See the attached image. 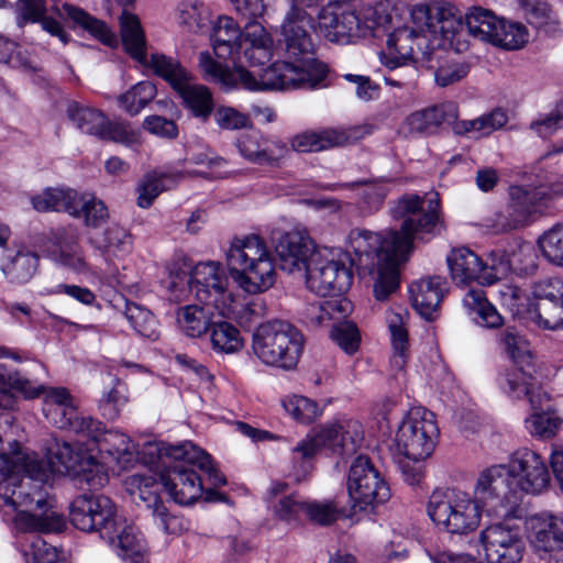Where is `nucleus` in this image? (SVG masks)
Here are the masks:
<instances>
[{
	"label": "nucleus",
	"instance_id": "obj_1",
	"mask_svg": "<svg viewBox=\"0 0 563 563\" xmlns=\"http://www.w3.org/2000/svg\"><path fill=\"white\" fill-rule=\"evenodd\" d=\"M16 463L8 467V461L0 457V499L2 506L19 511L13 523L20 532H58L65 527L62 515L54 510L53 504L47 499L43 483L47 474L46 464L36 455L15 454Z\"/></svg>",
	"mask_w": 563,
	"mask_h": 563
},
{
	"label": "nucleus",
	"instance_id": "obj_2",
	"mask_svg": "<svg viewBox=\"0 0 563 563\" xmlns=\"http://www.w3.org/2000/svg\"><path fill=\"white\" fill-rule=\"evenodd\" d=\"M506 352L514 362L499 378L500 388L516 399H527L534 411L526 419L530 434L541 439L553 438L562 426V419L552 411H541L550 400L541 384V373L528 342L518 333L507 330L503 335Z\"/></svg>",
	"mask_w": 563,
	"mask_h": 563
},
{
	"label": "nucleus",
	"instance_id": "obj_3",
	"mask_svg": "<svg viewBox=\"0 0 563 563\" xmlns=\"http://www.w3.org/2000/svg\"><path fill=\"white\" fill-rule=\"evenodd\" d=\"M69 519L78 530L98 532L124 563H148L135 527L118 515L109 497L88 494L77 496L69 506Z\"/></svg>",
	"mask_w": 563,
	"mask_h": 563
},
{
	"label": "nucleus",
	"instance_id": "obj_4",
	"mask_svg": "<svg viewBox=\"0 0 563 563\" xmlns=\"http://www.w3.org/2000/svg\"><path fill=\"white\" fill-rule=\"evenodd\" d=\"M15 23L20 29L27 24H40L43 31L57 37L64 45L71 42L66 26L75 32L80 29L110 48L119 45L115 33L107 22L68 2H64L62 7L53 4L48 9L46 0H18Z\"/></svg>",
	"mask_w": 563,
	"mask_h": 563
},
{
	"label": "nucleus",
	"instance_id": "obj_5",
	"mask_svg": "<svg viewBox=\"0 0 563 563\" xmlns=\"http://www.w3.org/2000/svg\"><path fill=\"white\" fill-rule=\"evenodd\" d=\"M312 15H296L287 13L282 25L285 42L286 60L274 64H285L282 74L287 78L292 89L314 90L325 87L329 65L316 57V47L306 24L310 25Z\"/></svg>",
	"mask_w": 563,
	"mask_h": 563
},
{
	"label": "nucleus",
	"instance_id": "obj_6",
	"mask_svg": "<svg viewBox=\"0 0 563 563\" xmlns=\"http://www.w3.org/2000/svg\"><path fill=\"white\" fill-rule=\"evenodd\" d=\"M211 46L219 59H240L243 55L250 67L263 66L273 55L271 34L257 21L246 20L243 26L228 15L218 16L210 26Z\"/></svg>",
	"mask_w": 563,
	"mask_h": 563
},
{
	"label": "nucleus",
	"instance_id": "obj_7",
	"mask_svg": "<svg viewBox=\"0 0 563 563\" xmlns=\"http://www.w3.org/2000/svg\"><path fill=\"white\" fill-rule=\"evenodd\" d=\"M446 230L439 197L428 200L427 209L418 219L406 218L400 229L373 232L352 229L345 240L346 246H415V241L428 243Z\"/></svg>",
	"mask_w": 563,
	"mask_h": 563
},
{
	"label": "nucleus",
	"instance_id": "obj_8",
	"mask_svg": "<svg viewBox=\"0 0 563 563\" xmlns=\"http://www.w3.org/2000/svg\"><path fill=\"white\" fill-rule=\"evenodd\" d=\"M412 249H339L342 260L360 277H374V296L384 301L399 286V268Z\"/></svg>",
	"mask_w": 563,
	"mask_h": 563
},
{
	"label": "nucleus",
	"instance_id": "obj_9",
	"mask_svg": "<svg viewBox=\"0 0 563 563\" xmlns=\"http://www.w3.org/2000/svg\"><path fill=\"white\" fill-rule=\"evenodd\" d=\"M303 345L301 331L282 320L260 324L252 335V351L256 358L266 366L284 371L297 366Z\"/></svg>",
	"mask_w": 563,
	"mask_h": 563
},
{
	"label": "nucleus",
	"instance_id": "obj_10",
	"mask_svg": "<svg viewBox=\"0 0 563 563\" xmlns=\"http://www.w3.org/2000/svg\"><path fill=\"white\" fill-rule=\"evenodd\" d=\"M154 62L156 76L168 84L188 117L207 124L217 111V101L211 88L194 82L192 74L172 56H161Z\"/></svg>",
	"mask_w": 563,
	"mask_h": 563
},
{
	"label": "nucleus",
	"instance_id": "obj_11",
	"mask_svg": "<svg viewBox=\"0 0 563 563\" xmlns=\"http://www.w3.org/2000/svg\"><path fill=\"white\" fill-rule=\"evenodd\" d=\"M427 512L435 526L451 534H467L481 523L482 508L468 493L455 489H434Z\"/></svg>",
	"mask_w": 563,
	"mask_h": 563
},
{
	"label": "nucleus",
	"instance_id": "obj_12",
	"mask_svg": "<svg viewBox=\"0 0 563 563\" xmlns=\"http://www.w3.org/2000/svg\"><path fill=\"white\" fill-rule=\"evenodd\" d=\"M363 18L364 21L355 11L329 2L318 9V29L330 42L349 44L366 36L367 31L374 34V31L390 21L389 15L379 14L377 8L372 7L365 10Z\"/></svg>",
	"mask_w": 563,
	"mask_h": 563
},
{
	"label": "nucleus",
	"instance_id": "obj_13",
	"mask_svg": "<svg viewBox=\"0 0 563 563\" xmlns=\"http://www.w3.org/2000/svg\"><path fill=\"white\" fill-rule=\"evenodd\" d=\"M438 437L439 428L433 412L423 407H415L398 427L395 450L408 460L419 462L432 454Z\"/></svg>",
	"mask_w": 563,
	"mask_h": 563
},
{
	"label": "nucleus",
	"instance_id": "obj_14",
	"mask_svg": "<svg viewBox=\"0 0 563 563\" xmlns=\"http://www.w3.org/2000/svg\"><path fill=\"white\" fill-rule=\"evenodd\" d=\"M148 442L143 448L144 463L162 467L159 481L173 500L179 505H191L202 496L203 487L201 478L197 475L191 463L177 461L174 456L151 454Z\"/></svg>",
	"mask_w": 563,
	"mask_h": 563
},
{
	"label": "nucleus",
	"instance_id": "obj_15",
	"mask_svg": "<svg viewBox=\"0 0 563 563\" xmlns=\"http://www.w3.org/2000/svg\"><path fill=\"white\" fill-rule=\"evenodd\" d=\"M510 202L507 212H498L481 224L482 232L490 235L509 233L531 221L537 212L547 208V190L542 187L527 188L512 186L509 190Z\"/></svg>",
	"mask_w": 563,
	"mask_h": 563
},
{
	"label": "nucleus",
	"instance_id": "obj_16",
	"mask_svg": "<svg viewBox=\"0 0 563 563\" xmlns=\"http://www.w3.org/2000/svg\"><path fill=\"white\" fill-rule=\"evenodd\" d=\"M364 439L362 424L356 420H342L325 423L314 434H308L292 449L295 454L302 459L314 456L318 451L327 446L341 456L354 454Z\"/></svg>",
	"mask_w": 563,
	"mask_h": 563
},
{
	"label": "nucleus",
	"instance_id": "obj_17",
	"mask_svg": "<svg viewBox=\"0 0 563 563\" xmlns=\"http://www.w3.org/2000/svg\"><path fill=\"white\" fill-rule=\"evenodd\" d=\"M225 260L231 278L246 294H262L274 286L276 268L267 249L257 257H250L245 249H228Z\"/></svg>",
	"mask_w": 563,
	"mask_h": 563
},
{
	"label": "nucleus",
	"instance_id": "obj_18",
	"mask_svg": "<svg viewBox=\"0 0 563 563\" xmlns=\"http://www.w3.org/2000/svg\"><path fill=\"white\" fill-rule=\"evenodd\" d=\"M25 454L36 455L40 461L46 464L47 473L49 470L59 474L82 478L89 486H103L107 481V474L96 459L84 451L78 445H71L68 442H56L51 449L49 463L43 461L34 452ZM48 477L46 474L45 479Z\"/></svg>",
	"mask_w": 563,
	"mask_h": 563
},
{
	"label": "nucleus",
	"instance_id": "obj_19",
	"mask_svg": "<svg viewBox=\"0 0 563 563\" xmlns=\"http://www.w3.org/2000/svg\"><path fill=\"white\" fill-rule=\"evenodd\" d=\"M37 394L44 395L43 412L46 419L59 429H68L81 437H96L100 430V421L91 417L78 416L73 397L65 387L35 386Z\"/></svg>",
	"mask_w": 563,
	"mask_h": 563
},
{
	"label": "nucleus",
	"instance_id": "obj_20",
	"mask_svg": "<svg viewBox=\"0 0 563 563\" xmlns=\"http://www.w3.org/2000/svg\"><path fill=\"white\" fill-rule=\"evenodd\" d=\"M433 48L430 40L409 26L397 27L387 35L386 47L379 52V62L388 70L417 64L430 63Z\"/></svg>",
	"mask_w": 563,
	"mask_h": 563
},
{
	"label": "nucleus",
	"instance_id": "obj_21",
	"mask_svg": "<svg viewBox=\"0 0 563 563\" xmlns=\"http://www.w3.org/2000/svg\"><path fill=\"white\" fill-rule=\"evenodd\" d=\"M475 494L488 507V511L507 517L517 503L509 464H495L485 468L477 478Z\"/></svg>",
	"mask_w": 563,
	"mask_h": 563
},
{
	"label": "nucleus",
	"instance_id": "obj_22",
	"mask_svg": "<svg viewBox=\"0 0 563 563\" xmlns=\"http://www.w3.org/2000/svg\"><path fill=\"white\" fill-rule=\"evenodd\" d=\"M347 493L353 507L365 510L368 506L383 504L390 497V489L379 471L364 455L352 463L347 476Z\"/></svg>",
	"mask_w": 563,
	"mask_h": 563
},
{
	"label": "nucleus",
	"instance_id": "obj_23",
	"mask_svg": "<svg viewBox=\"0 0 563 563\" xmlns=\"http://www.w3.org/2000/svg\"><path fill=\"white\" fill-rule=\"evenodd\" d=\"M487 563H520L526 551L521 529L507 522L489 525L479 533Z\"/></svg>",
	"mask_w": 563,
	"mask_h": 563
},
{
	"label": "nucleus",
	"instance_id": "obj_24",
	"mask_svg": "<svg viewBox=\"0 0 563 563\" xmlns=\"http://www.w3.org/2000/svg\"><path fill=\"white\" fill-rule=\"evenodd\" d=\"M446 264L456 285L464 286L474 280L481 285H492L498 280L492 250L486 254H478L473 249H451L446 255Z\"/></svg>",
	"mask_w": 563,
	"mask_h": 563
},
{
	"label": "nucleus",
	"instance_id": "obj_25",
	"mask_svg": "<svg viewBox=\"0 0 563 563\" xmlns=\"http://www.w3.org/2000/svg\"><path fill=\"white\" fill-rule=\"evenodd\" d=\"M239 154L247 162L273 168L282 167L290 154L289 146L278 137H267L260 130L249 128L234 142Z\"/></svg>",
	"mask_w": 563,
	"mask_h": 563
},
{
	"label": "nucleus",
	"instance_id": "obj_26",
	"mask_svg": "<svg viewBox=\"0 0 563 563\" xmlns=\"http://www.w3.org/2000/svg\"><path fill=\"white\" fill-rule=\"evenodd\" d=\"M129 490L137 505L152 511L154 522L165 533L177 534L186 529L184 518L172 515L159 497V487L153 477L134 474L130 477Z\"/></svg>",
	"mask_w": 563,
	"mask_h": 563
},
{
	"label": "nucleus",
	"instance_id": "obj_27",
	"mask_svg": "<svg viewBox=\"0 0 563 563\" xmlns=\"http://www.w3.org/2000/svg\"><path fill=\"white\" fill-rule=\"evenodd\" d=\"M353 282L351 267H347L339 252L331 258H323L320 254L318 264H314L308 275L307 288L322 297L338 296L350 289Z\"/></svg>",
	"mask_w": 563,
	"mask_h": 563
},
{
	"label": "nucleus",
	"instance_id": "obj_28",
	"mask_svg": "<svg viewBox=\"0 0 563 563\" xmlns=\"http://www.w3.org/2000/svg\"><path fill=\"white\" fill-rule=\"evenodd\" d=\"M516 490L532 495L548 488L551 475L542 456L528 449L515 452L508 461Z\"/></svg>",
	"mask_w": 563,
	"mask_h": 563
},
{
	"label": "nucleus",
	"instance_id": "obj_29",
	"mask_svg": "<svg viewBox=\"0 0 563 563\" xmlns=\"http://www.w3.org/2000/svg\"><path fill=\"white\" fill-rule=\"evenodd\" d=\"M231 60L234 66L232 70L234 76L233 84L228 85L225 91L240 88L252 92L294 90L290 88V84L287 82L285 75L282 74L283 68L286 69L285 64L273 63L256 75L243 66L245 63L243 55H241V60Z\"/></svg>",
	"mask_w": 563,
	"mask_h": 563
},
{
	"label": "nucleus",
	"instance_id": "obj_30",
	"mask_svg": "<svg viewBox=\"0 0 563 563\" xmlns=\"http://www.w3.org/2000/svg\"><path fill=\"white\" fill-rule=\"evenodd\" d=\"M194 278L200 286L197 289L200 300L212 302L222 317L232 312L233 295L228 290V278L218 263L209 262L197 265Z\"/></svg>",
	"mask_w": 563,
	"mask_h": 563
},
{
	"label": "nucleus",
	"instance_id": "obj_31",
	"mask_svg": "<svg viewBox=\"0 0 563 563\" xmlns=\"http://www.w3.org/2000/svg\"><path fill=\"white\" fill-rule=\"evenodd\" d=\"M459 118V106L453 101L435 103L411 112L405 120L410 135L429 137L439 134L444 124Z\"/></svg>",
	"mask_w": 563,
	"mask_h": 563
},
{
	"label": "nucleus",
	"instance_id": "obj_32",
	"mask_svg": "<svg viewBox=\"0 0 563 563\" xmlns=\"http://www.w3.org/2000/svg\"><path fill=\"white\" fill-rule=\"evenodd\" d=\"M148 451L151 454L174 456L177 461H187L196 465L200 471L206 473L208 482L214 487L224 486L227 484L224 475L214 466L211 456L189 441L177 445L151 443Z\"/></svg>",
	"mask_w": 563,
	"mask_h": 563
},
{
	"label": "nucleus",
	"instance_id": "obj_33",
	"mask_svg": "<svg viewBox=\"0 0 563 563\" xmlns=\"http://www.w3.org/2000/svg\"><path fill=\"white\" fill-rule=\"evenodd\" d=\"M120 37L124 53L145 68H151L156 76L154 59L167 56L163 53H152L147 57V38L139 16L123 12L120 21Z\"/></svg>",
	"mask_w": 563,
	"mask_h": 563
},
{
	"label": "nucleus",
	"instance_id": "obj_34",
	"mask_svg": "<svg viewBox=\"0 0 563 563\" xmlns=\"http://www.w3.org/2000/svg\"><path fill=\"white\" fill-rule=\"evenodd\" d=\"M528 538L536 551L552 552L563 549V517L549 514L528 518Z\"/></svg>",
	"mask_w": 563,
	"mask_h": 563
},
{
	"label": "nucleus",
	"instance_id": "obj_35",
	"mask_svg": "<svg viewBox=\"0 0 563 563\" xmlns=\"http://www.w3.org/2000/svg\"><path fill=\"white\" fill-rule=\"evenodd\" d=\"M449 284L443 276H429L412 283L409 287L412 306L418 313L430 320L437 312Z\"/></svg>",
	"mask_w": 563,
	"mask_h": 563
},
{
	"label": "nucleus",
	"instance_id": "obj_36",
	"mask_svg": "<svg viewBox=\"0 0 563 563\" xmlns=\"http://www.w3.org/2000/svg\"><path fill=\"white\" fill-rule=\"evenodd\" d=\"M86 438L96 442L99 452L108 454L121 470L132 467L137 460L139 452L132 440L117 430L103 431L101 422L98 435Z\"/></svg>",
	"mask_w": 563,
	"mask_h": 563
},
{
	"label": "nucleus",
	"instance_id": "obj_37",
	"mask_svg": "<svg viewBox=\"0 0 563 563\" xmlns=\"http://www.w3.org/2000/svg\"><path fill=\"white\" fill-rule=\"evenodd\" d=\"M32 208L41 213H67L77 216V205L80 202V192L68 186L46 187L40 194L30 198Z\"/></svg>",
	"mask_w": 563,
	"mask_h": 563
},
{
	"label": "nucleus",
	"instance_id": "obj_38",
	"mask_svg": "<svg viewBox=\"0 0 563 563\" xmlns=\"http://www.w3.org/2000/svg\"><path fill=\"white\" fill-rule=\"evenodd\" d=\"M539 249H492L495 261V272L500 275L514 272L518 275H529L537 269Z\"/></svg>",
	"mask_w": 563,
	"mask_h": 563
},
{
	"label": "nucleus",
	"instance_id": "obj_39",
	"mask_svg": "<svg viewBox=\"0 0 563 563\" xmlns=\"http://www.w3.org/2000/svg\"><path fill=\"white\" fill-rule=\"evenodd\" d=\"M407 319L408 311L401 307L390 309L386 314V322L390 333L394 351L391 366L398 372H401L405 368L408 356L409 340L406 328Z\"/></svg>",
	"mask_w": 563,
	"mask_h": 563
},
{
	"label": "nucleus",
	"instance_id": "obj_40",
	"mask_svg": "<svg viewBox=\"0 0 563 563\" xmlns=\"http://www.w3.org/2000/svg\"><path fill=\"white\" fill-rule=\"evenodd\" d=\"M38 256L30 249H4L1 269L4 275L16 283H26L35 273Z\"/></svg>",
	"mask_w": 563,
	"mask_h": 563
},
{
	"label": "nucleus",
	"instance_id": "obj_41",
	"mask_svg": "<svg viewBox=\"0 0 563 563\" xmlns=\"http://www.w3.org/2000/svg\"><path fill=\"white\" fill-rule=\"evenodd\" d=\"M212 302L205 300L203 306L187 305L177 310L179 330L189 338H201L209 332L212 320Z\"/></svg>",
	"mask_w": 563,
	"mask_h": 563
},
{
	"label": "nucleus",
	"instance_id": "obj_42",
	"mask_svg": "<svg viewBox=\"0 0 563 563\" xmlns=\"http://www.w3.org/2000/svg\"><path fill=\"white\" fill-rule=\"evenodd\" d=\"M346 141L345 133L336 130L305 131L291 139L289 150L298 153H314L342 146Z\"/></svg>",
	"mask_w": 563,
	"mask_h": 563
},
{
	"label": "nucleus",
	"instance_id": "obj_43",
	"mask_svg": "<svg viewBox=\"0 0 563 563\" xmlns=\"http://www.w3.org/2000/svg\"><path fill=\"white\" fill-rule=\"evenodd\" d=\"M507 122V114L501 109L496 108L473 120H459L457 118L454 122H449L448 125H451L452 132L456 136H466L470 133H475L477 136H486L504 128Z\"/></svg>",
	"mask_w": 563,
	"mask_h": 563
},
{
	"label": "nucleus",
	"instance_id": "obj_44",
	"mask_svg": "<svg viewBox=\"0 0 563 563\" xmlns=\"http://www.w3.org/2000/svg\"><path fill=\"white\" fill-rule=\"evenodd\" d=\"M463 306L475 322L482 327L495 329L504 323V318L487 300L483 289H470L463 297Z\"/></svg>",
	"mask_w": 563,
	"mask_h": 563
},
{
	"label": "nucleus",
	"instance_id": "obj_45",
	"mask_svg": "<svg viewBox=\"0 0 563 563\" xmlns=\"http://www.w3.org/2000/svg\"><path fill=\"white\" fill-rule=\"evenodd\" d=\"M279 267L291 275L305 277L307 280L314 264L320 260L319 249H280Z\"/></svg>",
	"mask_w": 563,
	"mask_h": 563
},
{
	"label": "nucleus",
	"instance_id": "obj_46",
	"mask_svg": "<svg viewBox=\"0 0 563 563\" xmlns=\"http://www.w3.org/2000/svg\"><path fill=\"white\" fill-rule=\"evenodd\" d=\"M156 95V86L150 80H142L121 93L117 102L126 114L135 117L154 100Z\"/></svg>",
	"mask_w": 563,
	"mask_h": 563
},
{
	"label": "nucleus",
	"instance_id": "obj_47",
	"mask_svg": "<svg viewBox=\"0 0 563 563\" xmlns=\"http://www.w3.org/2000/svg\"><path fill=\"white\" fill-rule=\"evenodd\" d=\"M97 139L121 144L125 147H133L140 144L141 133L125 119L115 118L111 120L107 117Z\"/></svg>",
	"mask_w": 563,
	"mask_h": 563
},
{
	"label": "nucleus",
	"instance_id": "obj_48",
	"mask_svg": "<svg viewBox=\"0 0 563 563\" xmlns=\"http://www.w3.org/2000/svg\"><path fill=\"white\" fill-rule=\"evenodd\" d=\"M350 310L351 302L345 298H339L310 303L305 313L312 327H324L332 320L345 318Z\"/></svg>",
	"mask_w": 563,
	"mask_h": 563
},
{
	"label": "nucleus",
	"instance_id": "obj_49",
	"mask_svg": "<svg viewBox=\"0 0 563 563\" xmlns=\"http://www.w3.org/2000/svg\"><path fill=\"white\" fill-rule=\"evenodd\" d=\"M67 117L81 132L98 137L107 114L100 109L73 101L68 104Z\"/></svg>",
	"mask_w": 563,
	"mask_h": 563
},
{
	"label": "nucleus",
	"instance_id": "obj_50",
	"mask_svg": "<svg viewBox=\"0 0 563 563\" xmlns=\"http://www.w3.org/2000/svg\"><path fill=\"white\" fill-rule=\"evenodd\" d=\"M179 21L192 33H205L210 31L211 12L209 8L199 0H185L178 5Z\"/></svg>",
	"mask_w": 563,
	"mask_h": 563
},
{
	"label": "nucleus",
	"instance_id": "obj_51",
	"mask_svg": "<svg viewBox=\"0 0 563 563\" xmlns=\"http://www.w3.org/2000/svg\"><path fill=\"white\" fill-rule=\"evenodd\" d=\"M209 332L211 346L217 352L232 354L243 347L239 329L228 321H213Z\"/></svg>",
	"mask_w": 563,
	"mask_h": 563
},
{
	"label": "nucleus",
	"instance_id": "obj_52",
	"mask_svg": "<svg viewBox=\"0 0 563 563\" xmlns=\"http://www.w3.org/2000/svg\"><path fill=\"white\" fill-rule=\"evenodd\" d=\"M500 19L488 9L473 7L465 15V25L470 34L489 43Z\"/></svg>",
	"mask_w": 563,
	"mask_h": 563
},
{
	"label": "nucleus",
	"instance_id": "obj_53",
	"mask_svg": "<svg viewBox=\"0 0 563 563\" xmlns=\"http://www.w3.org/2000/svg\"><path fill=\"white\" fill-rule=\"evenodd\" d=\"M489 43L508 51L519 49L528 42V32L520 23L500 19Z\"/></svg>",
	"mask_w": 563,
	"mask_h": 563
},
{
	"label": "nucleus",
	"instance_id": "obj_54",
	"mask_svg": "<svg viewBox=\"0 0 563 563\" xmlns=\"http://www.w3.org/2000/svg\"><path fill=\"white\" fill-rule=\"evenodd\" d=\"M124 316L140 335L151 340L158 338V321L148 309L135 302H126Z\"/></svg>",
	"mask_w": 563,
	"mask_h": 563
},
{
	"label": "nucleus",
	"instance_id": "obj_55",
	"mask_svg": "<svg viewBox=\"0 0 563 563\" xmlns=\"http://www.w3.org/2000/svg\"><path fill=\"white\" fill-rule=\"evenodd\" d=\"M173 178L167 174H146L136 187V205L142 209H148L155 199L165 190L169 189L167 183Z\"/></svg>",
	"mask_w": 563,
	"mask_h": 563
},
{
	"label": "nucleus",
	"instance_id": "obj_56",
	"mask_svg": "<svg viewBox=\"0 0 563 563\" xmlns=\"http://www.w3.org/2000/svg\"><path fill=\"white\" fill-rule=\"evenodd\" d=\"M77 212L74 219H82L89 228H100L109 218L107 205L95 195L80 194Z\"/></svg>",
	"mask_w": 563,
	"mask_h": 563
},
{
	"label": "nucleus",
	"instance_id": "obj_57",
	"mask_svg": "<svg viewBox=\"0 0 563 563\" xmlns=\"http://www.w3.org/2000/svg\"><path fill=\"white\" fill-rule=\"evenodd\" d=\"M536 324L547 330L563 328V298L558 301L534 302L530 310Z\"/></svg>",
	"mask_w": 563,
	"mask_h": 563
},
{
	"label": "nucleus",
	"instance_id": "obj_58",
	"mask_svg": "<svg viewBox=\"0 0 563 563\" xmlns=\"http://www.w3.org/2000/svg\"><path fill=\"white\" fill-rule=\"evenodd\" d=\"M285 410L301 423H311L321 415L319 405L305 396H291L284 400Z\"/></svg>",
	"mask_w": 563,
	"mask_h": 563
},
{
	"label": "nucleus",
	"instance_id": "obj_59",
	"mask_svg": "<svg viewBox=\"0 0 563 563\" xmlns=\"http://www.w3.org/2000/svg\"><path fill=\"white\" fill-rule=\"evenodd\" d=\"M212 118L221 130L227 131L249 129L253 125L247 113L241 112L231 106H217V111Z\"/></svg>",
	"mask_w": 563,
	"mask_h": 563
},
{
	"label": "nucleus",
	"instance_id": "obj_60",
	"mask_svg": "<svg viewBox=\"0 0 563 563\" xmlns=\"http://www.w3.org/2000/svg\"><path fill=\"white\" fill-rule=\"evenodd\" d=\"M199 62L205 79L220 84L224 90L233 84V71L225 63L213 59L208 52L200 54Z\"/></svg>",
	"mask_w": 563,
	"mask_h": 563
},
{
	"label": "nucleus",
	"instance_id": "obj_61",
	"mask_svg": "<svg viewBox=\"0 0 563 563\" xmlns=\"http://www.w3.org/2000/svg\"><path fill=\"white\" fill-rule=\"evenodd\" d=\"M11 390L23 393L26 397H35L38 389L35 385L22 377L19 372L10 371L4 365H0V394L7 395Z\"/></svg>",
	"mask_w": 563,
	"mask_h": 563
},
{
	"label": "nucleus",
	"instance_id": "obj_62",
	"mask_svg": "<svg viewBox=\"0 0 563 563\" xmlns=\"http://www.w3.org/2000/svg\"><path fill=\"white\" fill-rule=\"evenodd\" d=\"M308 519L320 526L333 523L340 515L338 507L331 501H305V510Z\"/></svg>",
	"mask_w": 563,
	"mask_h": 563
},
{
	"label": "nucleus",
	"instance_id": "obj_63",
	"mask_svg": "<svg viewBox=\"0 0 563 563\" xmlns=\"http://www.w3.org/2000/svg\"><path fill=\"white\" fill-rule=\"evenodd\" d=\"M272 509L275 516L283 521L291 522L298 519L305 510V501L296 494L282 496L274 503Z\"/></svg>",
	"mask_w": 563,
	"mask_h": 563
},
{
	"label": "nucleus",
	"instance_id": "obj_64",
	"mask_svg": "<svg viewBox=\"0 0 563 563\" xmlns=\"http://www.w3.org/2000/svg\"><path fill=\"white\" fill-rule=\"evenodd\" d=\"M23 555L26 563H56L58 560L56 549L41 537H34L31 540Z\"/></svg>",
	"mask_w": 563,
	"mask_h": 563
}]
</instances>
